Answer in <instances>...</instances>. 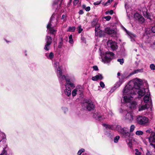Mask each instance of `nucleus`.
Returning a JSON list of instances; mask_svg holds the SVG:
<instances>
[{
	"label": "nucleus",
	"instance_id": "nucleus-1",
	"mask_svg": "<svg viewBox=\"0 0 155 155\" xmlns=\"http://www.w3.org/2000/svg\"><path fill=\"white\" fill-rule=\"evenodd\" d=\"M142 84V80L140 79L136 78L130 81L124 89L123 94H129L133 97L137 92L138 94V97L140 98L144 95L146 91H149L148 89H140Z\"/></svg>",
	"mask_w": 155,
	"mask_h": 155
},
{
	"label": "nucleus",
	"instance_id": "nucleus-2",
	"mask_svg": "<svg viewBox=\"0 0 155 155\" xmlns=\"http://www.w3.org/2000/svg\"><path fill=\"white\" fill-rule=\"evenodd\" d=\"M54 67L56 70L57 76L60 84H63L65 82V80L67 82L69 81V79L68 78L67 76L62 75V71L58 62L55 61Z\"/></svg>",
	"mask_w": 155,
	"mask_h": 155
},
{
	"label": "nucleus",
	"instance_id": "nucleus-3",
	"mask_svg": "<svg viewBox=\"0 0 155 155\" xmlns=\"http://www.w3.org/2000/svg\"><path fill=\"white\" fill-rule=\"evenodd\" d=\"M55 14H53L51 18L50 21L47 26L48 34H51L54 35L57 30L54 28L57 23V19H54Z\"/></svg>",
	"mask_w": 155,
	"mask_h": 155
},
{
	"label": "nucleus",
	"instance_id": "nucleus-4",
	"mask_svg": "<svg viewBox=\"0 0 155 155\" xmlns=\"http://www.w3.org/2000/svg\"><path fill=\"white\" fill-rule=\"evenodd\" d=\"M116 129L118 132L123 134V137L126 139L127 142L128 141L132 140V137H131L130 134L128 132L127 128H122L120 125H117Z\"/></svg>",
	"mask_w": 155,
	"mask_h": 155
},
{
	"label": "nucleus",
	"instance_id": "nucleus-5",
	"mask_svg": "<svg viewBox=\"0 0 155 155\" xmlns=\"http://www.w3.org/2000/svg\"><path fill=\"white\" fill-rule=\"evenodd\" d=\"M125 94H123L124 96ZM123 97V100L126 103H129V107L131 109H135L137 103L135 101H132L133 97L130 95L125 94Z\"/></svg>",
	"mask_w": 155,
	"mask_h": 155
},
{
	"label": "nucleus",
	"instance_id": "nucleus-6",
	"mask_svg": "<svg viewBox=\"0 0 155 155\" xmlns=\"http://www.w3.org/2000/svg\"><path fill=\"white\" fill-rule=\"evenodd\" d=\"M82 107L84 109L91 111L94 108L95 105L91 100H88L83 104Z\"/></svg>",
	"mask_w": 155,
	"mask_h": 155
},
{
	"label": "nucleus",
	"instance_id": "nucleus-7",
	"mask_svg": "<svg viewBox=\"0 0 155 155\" xmlns=\"http://www.w3.org/2000/svg\"><path fill=\"white\" fill-rule=\"evenodd\" d=\"M138 124L143 126H146L148 124L149 120L147 118L144 116H139L137 119Z\"/></svg>",
	"mask_w": 155,
	"mask_h": 155
},
{
	"label": "nucleus",
	"instance_id": "nucleus-8",
	"mask_svg": "<svg viewBox=\"0 0 155 155\" xmlns=\"http://www.w3.org/2000/svg\"><path fill=\"white\" fill-rule=\"evenodd\" d=\"M65 81L66 82V83L65 84L66 89L64 91V93L68 96H69L71 95V88L69 87H68V85H70L71 87H73L74 85L73 83L71 82L70 81L69 82H67L65 80Z\"/></svg>",
	"mask_w": 155,
	"mask_h": 155
},
{
	"label": "nucleus",
	"instance_id": "nucleus-9",
	"mask_svg": "<svg viewBox=\"0 0 155 155\" xmlns=\"http://www.w3.org/2000/svg\"><path fill=\"white\" fill-rule=\"evenodd\" d=\"M114 55V53L112 52H106L104 57L102 59V61L104 63L110 61L113 58Z\"/></svg>",
	"mask_w": 155,
	"mask_h": 155
},
{
	"label": "nucleus",
	"instance_id": "nucleus-10",
	"mask_svg": "<svg viewBox=\"0 0 155 155\" xmlns=\"http://www.w3.org/2000/svg\"><path fill=\"white\" fill-rule=\"evenodd\" d=\"M134 18L135 20L139 24H142L145 21L143 17L138 13H135L134 14Z\"/></svg>",
	"mask_w": 155,
	"mask_h": 155
},
{
	"label": "nucleus",
	"instance_id": "nucleus-11",
	"mask_svg": "<svg viewBox=\"0 0 155 155\" xmlns=\"http://www.w3.org/2000/svg\"><path fill=\"white\" fill-rule=\"evenodd\" d=\"M107 44L108 47L110 48L113 51L116 50L117 48V43L112 40H108L107 41Z\"/></svg>",
	"mask_w": 155,
	"mask_h": 155
},
{
	"label": "nucleus",
	"instance_id": "nucleus-12",
	"mask_svg": "<svg viewBox=\"0 0 155 155\" xmlns=\"http://www.w3.org/2000/svg\"><path fill=\"white\" fill-rule=\"evenodd\" d=\"M125 113L126 114L124 116L125 119L126 120H128L129 121H131L133 120L134 115L133 113L132 112H128L127 110H124Z\"/></svg>",
	"mask_w": 155,
	"mask_h": 155
},
{
	"label": "nucleus",
	"instance_id": "nucleus-13",
	"mask_svg": "<svg viewBox=\"0 0 155 155\" xmlns=\"http://www.w3.org/2000/svg\"><path fill=\"white\" fill-rule=\"evenodd\" d=\"M105 32L106 33L110 35L113 34L115 35L116 34V31L114 29H111L109 27L106 28H105Z\"/></svg>",
	"mask_w": 155,
	"mask_h": 155
},
{
	"label": "nucleus",
	"instance_id": "nucleus-14",
	"mask_svg": "<svg viewBox=\"0 0 155 155\" xmlns=\"http://www.w3.org/2000/svg\"><path fill=\"white\" fill-rule=\"evenodd\" d=\"M143 15L145 17L149 19L151 21H152V19L151 18V15L149 13L147 12V9H145L143 12Z\"/></svg>",
	"mask_w": 155,
	"mask_h": 155
},
{
	"label": "nucleus",
	"instance_id": "nucleus-15",
	"mask_svg": "<svg viewBox=\"0 0 155 155\" xmlns=\"http://www.w3.org/2000/svg\"><path fill=\"white\" fill-rule=\"evenodd\" d=\"M149 143H155V133L151 132L149 138Z\"/></svg>",
	"mask_w": 155,
	"mask_h": 155
},
{
	"label": "nucleus",
	"instance_id": "nucleus-16",
	"mask_svg": "<svg viewBox=\"0 0 155 155\" xmlns=\"http://www.w3.org/2000/svg\"><path fill=\"white\" fill-rule=\"evenodd\" d=\"M93 117L96 120H101L104 118V117L101 115L100 114L98 113H96L94 114L93 115Z\"/></svg>",
	"mask_w": 155,
	"mask_h": 155
},
{
	"label": "nucleus",
	"instance_id": "nucleus-17",
	"mask_svg": "<svg viewBox=\"0 0 155 155\" xmlns=\"http://www.w3.org/2000/svg\"><path fill=\"white\" fill-rule=\"evenodd\" d=\"M75 90H76L78 94L79 95L82 94L83 93V89L81 86H77L75 88Z\"/></svg>",
	"mask_w": 155,
	"mask_h": 155
},
{
	"label": "nucleus",
	"instance_id": "nucleus-18",
	"mask_svg": "<svg viewBox=\"0 0 155 155\" xmlns=\"http://www.w3.org/2000/svg\"><path fill=\"white\" fill-rule=\"evenodd\" d=\"M103 78L102 75L101 74H98V75L92 78V80L93 81H97L98 80H101Z\"/></svg>",
	"mask_w": 155,
	"mask_h": 155
},
{
	"label": "nucleus",
	"instance_id": "nucleus-19",
	"mask_svg": "<svg viewBox=\"0 0 155 155\" xmlns=\"http://www.w3.org/2000/svg\"><path fill=\"white\" fill-rule=\"evenodd\" d=\"M95 30V35L97 36H99V37H101L102 36V31L98 29V28H96Z\"/></svg>",
	"mask_w": 155,
	"mask_h": 155
},
{
	"label": "nucleus",
	"instance_id": "nucleus-20",
	"mask_svg": "<svg viewBox=\"0 0 155 155\" xmlns=\"http://www.w3.org/2000/svg\"><path fill=\"white\" fill-rule=\"evenodd\" d=\"M52 38L51 36L47 35L45 38L46 43L51 45L52 43Z\"/></svg>",
	"mask_w": 155,
	"mask_h": 155
},
{
	"label": "nucleus",
	"instance_id": "nucleus-21",
	"mask_svg": "<svg viewBox=\"0 0 155 155\" xmlns=\"http://www.w3.org/2000/svg\"><path fill=\"white\" fill-rule=\"evenodd\" d=\"M119 79V81H117L114 85V88H117L119 87L123 83V81H122V79H120L119 77L118 78Z\"/></svg>",
	"mask_w": 155,
	"mask_h": 155
},
{
	"label": "nucleus",
	"instance_id": "nucleus-22",
	"mask_svg": "<svg viewBox=\"0 0 155 155\" xmlns=\"http://www.w3.org/2000/svg\"><path fill=\"white\" fill-rule=\"evenodd\" d=\"M150 93H147L144 97L143 100L145 103H147L150 100Z\"/></svg>",
	"mask_w": 155,
	"mask_h": 155
},
{
	"label": "nucleus",
	"instance_id": "nucleus-23",
	"mask_svg": "<svg viewBox=\"0 0 155 155\" xmlns=\"http://www.w3.org/2000/svg\"><path fill=\"white\" fill-rule=\"evenodd\" d=\"M103 125L107 129H111L113 130L114 129V127L113 125H109L106 124H103Z\"/></svg>",
	"mask_w": 155,
	"mask_h": 155
},
{
	"label": "nucleus",
	"instance_id": "nucleus-24",
	"mask_svg": "<svg viewBox=\"0 0 155 155\" xmlns=\"http://www.w3.org/2000/svg\"><path fill=\"white\" fill-rule=\"evenodd\" d=\"M143 69H137V70H134V71L130 73L129 74V76L132 75L136 73H137L138 72H143Z\"/></svg>",
	"mask_w": 155,
	"mask_h": 155
},
{
	"label": "nucleus",
	"instance_id": "nucleus-25",
	"mask_svg": "<svg viewBox=\"0 0 155 155\" xmlns=\"http://www.w3.org/2000/svg\"><path fill=\"white\" fill-rule=\"evenodd\" d=\"M45 56L47 58L50 59H52L54 57V55L52 52H51L49 53L48 55L47 54H45Z\"/></svg>",
	"mask_w": 155,
	"mask_h": 155
},
{
	"label": "nucleus",
	"instance_id": "nucleus-26",
	"mask_svg": "<svg viewBox=\"0 0 155 155\" xmlns=\"http://www.w3.org/2000/svg\"><path fill=\"white\" fill-rule=\"evenodd\" d=\"M147 108V105L145 104L143 105H142L139 107L138 110L139 111H141L144 110Z\"/></svg>",
	"mask_w": 155,
	"mask_h": 155
},
{
	"label": "nucleus",
	"instance_id": "nucleus-27",
	"mask_svg": "<svg viewBox=\"0 0 155 155\" xmlns=\"http://www.w3.org/2000/svg\"><path fill=\"white\" fill-rule=\"evenodd\" d=\"M98 20L97 18L94 19L92 22V26L94 27L97 25V24Z\"/></svg>",
	"mask_w": 155,
	"mask_h": 155
},
{
	"label": "nucleus",
	"instance_id": "nucleus-28",
	"mask_svg": "<svg viewBox=\"0 0 155 155\" xmlns=\"http://www.w3.org/2000/svg\"><path fill=\"white\" fill-rule=\"evenodd\" d=\"M105 134L107 135V136L110 137H111L113 135V133L111 132L110 131H109V132H106Z\"/></svg>",
	"mask_w": 155,
	"mask_h": 155
},
{
	"label": "nucleus",
	"instance_id": "nucleus-29",
	"mask_svg": "<svg viewBox=\"0 0 155 155\" xmlns=\"http://www.w3.org/2000/svg\"><path fill=\"white\" fill-rule=\"evenodd\" d=\"M63 39L61 38H60V39L59 40L58 45V47L59 48H61L63 45Z\"/></svg>",
	"mask_w": 155,
	"mask_h": 155
},
{
	"label": "nucleus",
	"instance_id": "nucleus-30",
	"mask_svg": "<svg viewBox=\"0 0 155 155\" xmlns=\"http://www.w3.org/2000/svg\"><path fill=\"white\" fill-rule=\"evenodd\" d=\"M57 2L58 1H54L53 2V7L54 8H56V9H58V6H57Z\"/></svg>",
	"mask_w": 155,
	"mask_h": 155
},
{
	"label": "nucleus",
	"instance_id": "nucleus-31",
	"mask_svg": "<svg viewBox=\"0 0 155 155\" xmlns=\"http://www.w3.org/2000/svg\"><path fill=\"white\" fill-rule=\"evenodd\" d=\"M75 29V27H69L68 28V31L70 32H74Z\"/></svg>",
	"mask_w": 155,
	"mask_h": 155
},
{
	"label": "nucleus",
	"instance_id": "nucleus-32",
	"mask_svg": "<svg viewBox=\"0 0 155 155\" xmlns=\"http://www.w3.org/2000/svg\"><path fill=\"white\" fill-rule=\"evenodd\" d=\"M135 134L136 135H142L143 134V132L142 131L137 130L136 131Z\"/></svg>",
	"mask_w": 155,
	"mask_h": 155
},
{
	"label": "nucleus",
	"instance_id": "nucleus-33",
	"mask_svg": "<svg viewBox=\"0 0 155 155\" xmlns=\"http://www.w3.org/2000/svg\"><path fill=\"white\" fill-rule=\"evenodd\" d=\"M50 45H49L48 44H46L45 47H44V49L46 51H48L49 49L50 48Z\"/></svg>",
	"mask_w": 155,
	"mask_h": 155
},
{
	"label": "nucleus",
	"instance_id": "nucleus-34",
	"mask_svg": "<svg viewBox=\"0 0 155 155\" xmlns=\"http://www.w3.org/2000/svg\"><path fill=\"white\" fill-rule=\"evenodd\" d=\"M78 32L79 33H81L83 31V29L81 28V25H79L77 28Z\"/></svg>",
	"mask_w": 155,
	"mask_h": 155
},
{
	"label": "nucleus",
	"instance_id": "nucleus-35",
	"mask_svg": "<svg viewBox=\"0 0 155 155\" xmlns=\"http://www.w3.org/2000/svg\"><path fill=\"white\" fill-rule=\"evenodd\" d=\"M120 137L119 136H116L114 139V142L115 143H117L118 142V140L119 139Z\"/></svg>",
	"mask_w": 155,
	"mask_h": 155
},
{
	"label": "nucleus",
	"instance_id": "nucleus-36",
	"mask_svg": "<svg viewBox=\"0 0 155 155\" xmlns=\"http://www.w3.org/2000/svg\"><path fill=\"white\" fill-rule=\"evenodd\" d=\"M78 94L77 93V92L76 91V90H75V89H74L72 91V96H73V97H74L75 96L76 94Z\"/></svg>",
	"mask_w": 155,
	"mask_h": 155
},
{
	"label": "nucleus",
	"instance_id": "nucleus-37",
	"mask_svg": "<svg viewBox=\"0 0 155 155\" xmlns=\"http://www.w3.org/2000/svg\"><path fill=\"white\" fill-rule=\"evenodd\" d=\"M69 38V42L71 44H72L73 42V40L72 39V36L71 35H70Z\"/></svg>",
	"mask_w": 155,
	"mask_h": 155
},
{
	"label": "nucleus",
	"instance_id": "nucleus-38",
	"mask_svg": "<svg viewBox=\"0 0 155 155\" xmlns=\"http://www.w3.org/2000/svg\"><path fill=\"white\" fill-rule=\"evenodd\" d=\"M113 0H108L107 2L104 4V3H102L104 6H107L108 5L110 4L112 1Z\"/></svg>",
	"mask_w": 155,
	"mask_h": 155
},
{
	"label": "nucleus",
	"instance_id": "nucleus-39",
	"mask_svg": "<svg viewBox=\"0 0 155 155\" xmlns=\"http://www.w3.org/2000/svg\"><path fill=\"white\" fill-rule=\"evenodd\" d=\"M135 155H140L141 154V153L139 151L138 149H135Z\"/></svg>",
	"mask_w": 155,
	"mask_h": 155
},
{
	"label": "nucleus",
	"instance_id": "nucleus-40",
	"mask_svg": "<svg viewBox=\"0 0 155 155\" xmlns=\"http://www.w3.org/2000/svg\"><path fill=\"white\" fill-rule=\"evenodd\" d=\"M85 150L84 149L82 148L79 150L78 153V154L79 155H81V153L84 152Z\"/></svg>",
	"mask_w": 155,
	"mask_h": 155
},
{
	"label": "nucleus",
	"instance_id": "nucleus-41",
	"mask_svg": "<svg viewBox=\"0 0 155 155\" xmlns=\"http://www.w3.org/2000/svg\"><path fill=\"white\" fill-rule=\"evenodd\" d=\"M135 126L134 125H132L130 127V132H132L134 130Z\"/></svg>",
	"mask_w": 155,
	"mask_h": 155
},
{
	"label": "nucleus",
	"instance_id": "nucleus-42",
	"mask_svg": "<svg viewBox=\"0 0 155 155\" xmlns=\"http://www.w3.org/2000/svg\"><path fill=\"white\" fill-rule=\"evenodd\" d=\"M117 61L120 62V64H122L124 62V60L123 58L118 59L117 60Z\"/></svg>",
	"mask_w": 155,
	"mask_h": 155
},
{
	"label": "nucleus",
	"instance_id": "nucleus-43",
	"mask_svg": "<svg viewBox=\"0 0 155 155\" xmlns=\"http://www.w3.org/2000/svg\"><path fill=\"white\" fill-rule=\"evenodd\" d=\"M150 68L152 70H155V65L153 64H151L150 65Z\"/></svg>",
	"mask_w": 155,
	"mask_h": 155
},
{
	"label": "nucleus",
	"instance_id": "nucleus-44",
	"mask_svg": "<svg viewBox=\"0 0 155 155\" xmlns=\"http://www.w3.org/2000/svg\"><path fill=\"white\" fill-rule=\"evenodd\" d=\"M7 151L5 150V149H4L2 151L1 153L0 154V155H7Z\"/></svg>",
	"mask_w": 155,
	"mask_h": 155
},
{
	"label": "nucleus",
	"instance_id": "nucleus-45",
	"mask_svg": "<svg viewBox=\"0 0 155 155\" xmlns=\"http://www.w3.org/2000/svg\"><path fill=\"white\" fill-rule=\"evenodd\" d=\"M104 18L106 19L107 21H109L111 18V17L109 16H106L104 17Z\"/></svg>",
	"mask_w": 155,
	"mask_h": 155
},
{
	"label": "nucleus",
	"instance_id": "nucleus-46",
	"mask_svg": "<svg viewBox=\"0 0 155 155\" xmlns=\"http://www.w3.org/2000/svg\"><path fill=\"white\" fill-rule=\"evenodd\" d=\"M101 1H102L101 0L100 1H97L96 2H94L93 3V4L95 5H98L101 3Z\"/></svg>",
	"mask_w": 155,
	"mask_h": 155
},
{
	"label": "nucleus",
	"instance_id": "nucleus-47",
	"mask_svg": "<svg viewBox=\"0 0 155 155\" xmlns=\"http://www.w3.org/2000/svg\"><path fill=\"white\" fill-rule=\"evenodd\" d=\"M100 85L101 86V87H102V88H104L105 87V85H104V83H103V82L102 81L100 82Z\"/></svg>",
	"mask_w": 155,
	"mask_h": 155
},
{
	"label": "nucleus",
	"instance_id": "nucleus-48",
	"mask_svg": "<svg viewBox=\"0 0 155 155\" xmlns=\"http://www.w3.org/2000/svg\"><path fill=\"white\" fill-rule=\"evenodd\" d=\"M66 15H63L62 16V17L61 18V19L64 20V21H65L66 20Z\"/></svg>",
	"mask_w": 155,
	"mask_h": 155
},
{
	"label": "nucleus",
	"instance_id": "nucleus-49",
	"mask_svg": "<svg viewBox=\"0 0 155 155\" xmlns=\"http://www.w3.org/2000/svg\"><path fill=\"white\" fill-rule=\"evenodd\" d=\"M72 0H70V2H71ZM78 2V0H74V5H76Z\"/></svg>",
	"mask_w": 155,
	"mask_h": 155
},
{
	"label": "nucleus",
	"instance_id": "nucleus-50",
	"mask_svg": "<svg viewBox=\"0 0 155 155\" xmlns=\"http://www.w3.org/2000/svg\"><path fill=\"white\" fill-rule=\"evenodd\" d=\"M116 89V88H114V87L110 90V92L111 93L113 92Z\"/></svg>",
	"mask_w": 155,
	"mask_h": 155
},
{
	"label": "nucleus",
	"instance_id": "nucleus-51",
	"mask_svg": "<svg viewBox=\"0 0 155 155\" xmlns=\"http://www.w3.org/2000/svg\"><path fill=\"white\" fill-rule=\"evenodd\" d=\"M93 68L94 70L95 71H97L98 70V68L96 66H93Z\"/></svg>",
	"mask_w": 155,
	"mask_h": 155
},
{
	"label": "nucleus",
	"instance_id": "nucleus-52",
	"mask_svg": "<svg viewBox=\"0 0 155 155\" xmlns=\"http://www.w3.org/2000/svg\"><path fill=\"white\" fill-rule=\"evenodd\" d=\"M128 142H127V143L128 145L130 147H131L132 146V143L131 142V140L128 141Z\"/></svg>",
	"mask_w": 155,
	"mask_h": 155
},
{
	"label": "nucleus",
	"instance_id": "nucleus-53",
	"mask_svg": "<svg viewBox=\"0 0 155 155\" xmlns=\"http://www.w3.org/2000/svg\"><path fill=\"white\" fill-rule=\"evenodd\" d=\"M150 145L151 146H152L154 148V149H155V144H153V143H150Z\"/></svg>",
	"mask_w": 155,
	"mask_h": 155
},
{
	"label": "nucleus",
	"instance_id": "nucleus-54",
	"mask_svg": "<svg viewBox=\"0 0 155 155\" xmlns=\"http://www.w3.org/2000/svg\"><path fill=\"white\" fill-rule=\"evenodd\" d=\"M90 10V7L89 6H88L86 8H85V10L87 11H89Z\"/></svg>",
	"mask_w": 155,
	"mask_h": 155
},
{
	"label": "nucleus",
	"instance_id": "nucleus-55",
	"mask_svg": "<svg viewBox=\"0 0 155 155\" xmlns=\"http://www.w3.org/2000/svg\"><path fill=\"white\" fill-rule=\"evenodd\" d=\"M146 155H151V154L149 150H147L146 153Z\"/></svg>",
	"mask_w": 155,
	"mask_h": 155
},
{
	"label": "nucleus",
	"instance_id": "nucleus-56",
	"mask_svg": "<svg viewBox=\"0 0 155 155\" xmlns=\"http://www.w3.org/2000/svg\"><path fill=\"white\" fill-rule=\"evenodd\" d=\"M151 130L150 129H148L146 130V132L147 133H151L152 132H151Z\"/></svg>",
	"mask_w": 155,
	"mask_h": 155
},
{
	"label": "nucleus",
	"instance_id": "nucleus-57",
	"mask_svg": "<svg viewBox=\"0 0 155 155\" xmlns=\"http://www.w3.org/2000/svg\"><path fill=\"white\" fill-rule=\"evenodd\" d=\"M79 13L80 15H82L83 13V11L82 10H80L79 12Z\"/></svg>",
	"mask_w": 155,
	"mask_h": 155
},
{
	"label": "nucleus",
	"instance_id": "nucleus-58",
	"mask_svg": "<svg viewBox=\"0 0 155 155\" xmlns=\"http://www.w3.org/2000/svg\"><path fill=\"white\" fill-rule=\"evenodd\" d=\"M95 26V29H96V28H98V29H99V28L100 27V25L99 24H97V25H96Z\"/></svg>",
	"mask_w": 155,
	"mask_h": 155
},
{
	"label": "nucleus",
	"instance_id": "nucleus-59",
	"mask_svg": "<svg viewBox=\"0 0 155 155\" xmlns=\"http://www.w3.org/2000/svg\"><path fill=\"white\" fill-rule=\"evenodd\" d=\"M108 13H110V14L112 15L113 13V11L112 10H111L110 11L108 12Z\"/></svg>",
	"mask_w": 155,
	"mask_h": 155
},
{
	"label": "nucleus",
	"instance_id": "nucleus-60",
	"mask_svg": "<svg viewBox=\"0 0 155 155\" xmlns=\"http://www.w3.org/2000/svg\"><path fill=\"white\" fill-rule=\"evenodd\" d=\"M124 78H125V77L124 76H122L121 78H120V79H122V81H123V82H124L123 80Z\"/></svg>",
	"mask_w": 155,
	"mask_h": 155
},
{
	"label": "nucleus",
	"instance_id": "nucleus-61",
	"mask_svg": "<svg viewBox=\"0 0 155 155\" xmlns=\"http://www.w3.org/2000/svg\"><path fill=\"white\" fill-rule=\"evenodd\" d=\"M120 75V72H118L117 74V75L118 76H119Z\"/></svg>",
	"mask_w": 155,
	"mask_h": 155
},
{
	"label": "nucleus",
	"instance_id": "nucleus-62",
	"mask_svg": "<svg viewBox=\"0 0 155 155\" xmlns=\"http://www.w3.org/2000/svg\"><path fill=\"white\" fill-rule=\"evenodd\" d=\"M82 7L83 8H85L86 6L85 5H83Z\"/></svg>",
	"mask_w": 155,
	"mask_h": 155
},
{
	"label": "nucleus",
	"instance_id": "nucleus-63",
	"mask_svg": "<svg viewBox=\"0 0 155 155\" xmlns=\"http://www.w3.org/2000/svg\"><path fill=\"white\" fill-rule=\"evenodd\" d=\"M123 111L121 109V110L120 111V112L122 113L123 112Z\"/></svg>",
	"mask_w": 155,
	"mask_h": 155
},
{
	"label": "nucleus",
	"instance_id": "nucleus-64",
	"mask_svg": "<svg viewBox=\"0 0 155 155\" xmlns=\"http://www.w3.org/2000/svg\"><path fill=\"white\" fill-rule=\"evenodd\" d=\"M82 155H87V153H84Z\"/></svg>",
	"mask_w": 155,
	"mask_h": 155
}]
</instances>
